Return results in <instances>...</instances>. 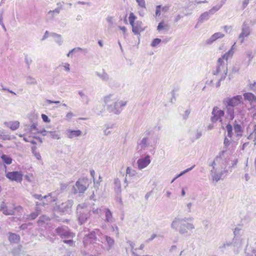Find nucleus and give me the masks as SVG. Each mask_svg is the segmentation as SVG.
<instances>
[{"instance_id":"38","label":"nucleus","mask_w":256,"mask_h":256,"mask_svg":"<svg viewBox=\"0 0 256 256\" xmlns=\"http://www.w3.org/2000/svg\"><path fill=\"white\" fill-rule=\"evenodd\" d=\"M64 69L66 70H67V71L70 70V64H65L64 65Z\"/></svg>"},{"instance_id":"25","label":"nucleus","mask_w":256,"mask_h":256,"mask_svg":"<svg viewBox=\"0 0 256 256\" xmlns=\"http://www.w3.org/2000/svg\"><path fill=\"white\" fill-rule=\"evenodd\" d=\"M129 244L131 246L132 250V256H140L137 255V254H136V252L135 251H136V250L134 249V244L132 242H129Z\"/></svg>"},{"instance_id":"28","label":"nucleus","mask_w":256,"mask_h":256,"mask_svg":"<svg viewBox=\"0 0 256 256\" xmlns=\"http://www.w3.org/2000/svg\"><path fill=\"white\" fill-rule=\"evenodd\" d=\"M160 8H161L160 5H158V6H156V13H155L156 16H160Z\"/></svg>"},{"instance_id":"7","label":"nucleus","mask_w":256,"mask_h":256,"mask_svg":"<svg viewBox=\"0 0 256 256\" xmlns=\"http://www.w3.org/2000/svg\"><path fill=\"white\" fill-rule=\"evenodd\" d=\"M0 210L5 215L15 214L14 210L12 209V208L8 207L4 202H2Z\"/></svg>"},{"instance_id":"55","label":"nucleus","mask_w":256,"mask_h":256,"mask_svg":"<svg viewBox=\"0 0 256 256\" xmlns=\"http://www.w3.org/2000/svg\"><path fill=\"white\" fill-rule=\"evenodd\" d=\"M118 106V102H116V103H115L114 106H116H116Z\"/></svg>"},{"instance_id":"8","label":"nucleus","mask_w":256,"mask_h":256,"mask_svg":"<svg viewBox=\"0 0 256 256\" xmlns=\"http://www.w3.org/2000/svg\"><path fill=\"white\" fill-rule=\"evenodd\" d=\"M150 162V159L149 156H146L144 158L138 159L137 161L138 168L142 169L146 168Z\"/></svg>"},{"instance_id":"47","label":"nucleus","mask_w":256,"mask_h":256,"mask_svg":"<svg viewBox=\"0 0 256 256\" xmlns=\"http://www.w3.org/2000/svg\"><path fill=\"white\" fill-rule=\"evenodd\" d=\"M90 173L92 177L94 178V174H95V172H94V170H91L90 172Z\"/></svg>"},{"instance_id":"12","label":"nucleus","mask_w":256,"mask_h":256,"mask_svg":"<svg viewBox=\"0 0 256 256\" xmlns=\"http://www.w3.org/2000/svg\"><path fill=\"white\" fill-rule=\"evenodd\" d=\"M82 136V131L80 130H70L68 129L67 130V136L70 138L78 137Z\"/></svg>"},{"instance_id":"27","label":"nucleus","mask_w":256,"mask_h":256,"mask_svg":"<svg viewBox=\"0 0 256 256\" xmlns=\"http://www.w3.org/2000/svg\"><path fill=\"white\" fill-rule=\"evenodd\" d=\"M249 88L250 90L256 92V82L250 83L248 85Z\"/></svg>"},{"instance_id":"10","label":"nucleus","mask_w":256,"mask_h":256,"mask_svg":"<svg viewBox=\"0 0 256 256\" xmlns=\"http://www.w3.org/2000/svg\"><path fill=\"white\" fill-rule=\"evenodd\" d=\"M234 136L238 138H240L242 136L243 129L240 124H235L234 126Z\"/></svg>"},{"instance_id":"45","label":"nucleus","mask_w":256,"mask_h":256,"mask_svg":"<svg viewBox=\"0 0 256 256\" xmlns=\"http://www.w3.org/2000/svg\"><path fill=\"white\" fill-rule=\"evenodd\" d=\"M48 102L50 104H52V103H54V104H58L60 102L59 101H52V100H48Z\"/></svg>"},{"instance_id":"30","label":"nucleus","mask_w":256,"mask_h":256,"mask_svg":"<svg viewBox=\"0 0 256 256\" xmlns=\"http://www.w3.org/2000/svg\"><path fill=\"white\" fill-rule=\"evenodd\" d=\"M63 242L64 244H66L70 246H74V240H64Z\"/></svg>"},{"instance_id":"58","label":"nucleus","mask_w":256,"mask_h":256,"mask_svg":"<svg viewBox=\"0 0 256 256\" xmlns=\"http://www.w3.org/2000/svg\"><path fill=\"white\" fill-rule=\"evenodd\" d=\"M189 226H190V228H194V227H193V226H192V225H190V224Z\"/></svg>"},{"instance_id":"41","label":"nucleus","mask_w":256,"mask_h":256,"mask_svg":"<svg viewBox=\"0 0 256 256\" xmlns=\"http://www.w3.org/2000/svg\"><path fill=\"white\" fill-rule=\"evenodd\" d=\"M156 236V234H153L152 235L150 238L148 239V241H151L155 238Z\"/></svg>"},{"instance_id":"15","label":"nucleus","mask_w":256,"mask_h":256,"mask_svg":"<svg viewBox=\"0 0 256 256\" xmlns=\"http://www.w3.org/2000/svg\"><path fill=\"white\" fill-rule=\"evenodd\" d=\"M5 125L12 130H16L20 127V123L18 121L10 122H5Z\"/></svg>"},{"instance_id":"5","label":"nucleus","mask_w":256,"mask_h":256,"mask_svg":"<svg viewBox=\"0 0 256 256\" xmlns=\"http://www.w3.org/2000/svg\"><path fill=\"white\" fill-rule=\"evenodd\" d=\"M56 231L62 237H74V234L68 229V227L66 226H58Z\"/></svg>"},{"instance_id":"44","label":"nucleus","mask_w":256,"mask_h":256,"mask_svg":"<svg viewBox=\"0 0 256 256\" xmlns=\"http://www.w3.org/2000/svg\"><path fill=\"white\" fill-rule=\"evenodd\" d=\"M120 29L122 30L124 34H125L126 32V29L125 27H120Z\"/></svg>"},{"instance_id":"59","label":"nucleus","mask_w":256,"mask_h":256,"mask_svg":"<svg viewBox=\"0 0 256 256\" xmlns=\"http://www.w3.org/2000/svg\"><path fill=\"white\" fill-rule=\"evenodd\" d=\"M254 164H255V166L256 168V160H255V162H254Z\"/></svg>"},{"instance_id":"40","label":"nucleus","mask_w":256,"mask_h":256,"mask_svg":"<svg viewBox=\"0 0 256 256\" xmlns=\"http://www.w3.org/2000/svg\"><path fill=\"white\" fill-rule=\"evenodd\" d=\"M229 144H230V141L228 140V139L227 138H225L224 141V144H225V146H228Z\"/></svg>"},{"instance_id":"48","label":"nucleus","mask_w":256,"mask_h":256,"mask_svg":"<svg viewBox=\"0 0 256 256\" xmlns=\"http://www.w3.org/2000/svg\"><path fill=\"white\" fill-rule=\"evenodd\" d=\"M207 1L206 0H202V1H198L197 4H202V3H206Z\"/></svg>"},{"instance_id":"17","label":"nucleus","mask_w":256,"mask_h":256,"mask_svg":"<svg viewBox=\"0 0 256 256\" xmlns=\"http://www.w3.org/2000/svg\"><path fill=\"white\" fill-rule=\"evenodd\" d=\"M12 209L14 210L15 214L16 213L22 214V212L23 210V208L22 206L16 205V204H12Z\"/></svg>"},{"instance_id":"18","label":"nucleus","mask_w":256,"mask_h":256,"mask_svg":"<svg viewBox=\"0 0 256 256\" xmlns=\"http://www.w3.org/2000/svg\"><path fill=\"white\" fill-rule=\"evenodd\" d=\"M2 162L7 164H11L12 162V159L7 154H2Z\"/></svg>"},{"instance_id":"52","label":"nucleus","mask_w":256,"mask_h":256,"mask_svg":"<svg viewBox=\"0 0 256 256\" xmlns=\"http://www.w3.org/2000/svg\"><path fill=\"white\" fill-rule=\"evenodd\" d=\"M125 105H126V103H123V102H122V103H120V106H125Z\"/></svg>"},{"instance_id":"36","label":"nucleus","mask_w":256,"mask_h":256,"mask_svg":"<svg viewBox=\"0 0 256 256\" xmlns=\"http://www.w3.org/2000/svg\"><path fill=\"white\" fill-rule=\"evenodd\" d=\"M132 172V169L131 168H130V167H128L127 169H126V174L130 176Z\"/></svg>"},{"instance_id":"22","label":"nucleus","mask_w":256,"mask_h":256,"mask_svg":"<svg viewBox=\"0 0 256 256\" xmlns=\"http://www.w3.org/2000/svg\"><path fill=\"white\" fill-rule=\"evenodd\" d=\"M39 214L40 213L38 212V211L36 212L31 213L30 214L27 216V219L30 220H34L36 219Z\"/></svg>"},{"instance_id":"32","label":"nucleus","mask_w":256,"mask_h":256,"mask_svg":"<svg viewBox=\"0 0 256 256\" xmlns=\"http://www.w3.org/2000/svg\"><path fill=\"white\" fill-rule=\"evenodd\" d=\"M106 241L108 242V244H110V245H112L113 244H114V240H112V238H111L110 237V236H106Z\"/></svg>"},{"instance_id":"35","label":"nucleus","mask_w":256,"mask_h":256,"mask_svg":"<svg viewBox=\"0 0 256 256\" xmlns=\"http://www.w3.org/2000/svg\"><path fill=\"white\" fill-rule=\"evenodd\" d=\"M147 138H143L142 139V140L141 142V143L144 144V146H146V142H147Z\"/></svg>"},{"instance_id":"54","label":"nucleus","mask_w":256,"mask_h":256,"mask_svg":"<svg viewBox=\"0 0 256 256\" xmlns=\"http://www.w3.org/2000/svg\"><path fill=\"white\" fill-rule=\"evenodd\" d=\"M176 222V221H174L172 224V226H174Z\"/></svg>"},{"instance_id":"37","label":"nucleus","mask_w":256,"mask_h":256,"mask_svg":"<svg viewBox=\"0 0 256 256\" xmlns=\"http://www.w3.org/2000/svg\"><path fill=\"white\" fill-rule=\"evenodd\" d=\"M60 12V9L56 8L53 10H50L48 13H57L58 14Z\"/></svg>"},{"instance_id":"16","label":"nucleus","mask_w":256,"mask_h":256,"mask_svg":"<svg viewBox=\"0 0 256 256\" xmlns=\"http://www.w3.org/2000/svg\"><path fill=\"white\" fill-rule=\"evenodd\" d=\"M248 138L252 140L254 144H256V125L254 126V130L248 136Z\"/></svg>"},{"instance_id":"4","label":"nucleus","mask_w":256,"mask_h":256,"mask_svg":"<svg viewBox=\"0 0 256 256\" xmlns=\"http://www.w3.org/2000/svg\"><path fill=\"white\" fill-rule=\"evenodd\" d=\"M224 101L228 106H236L242 102V96H236L232 98H227Z\"/></svg>"},{"instance_id":"24","label":"nucleus","mask_w":256,"mask_h":256,"mask_svg":"<svg viewBox=\"0 0 256 256\" xmlns=\"http://www.w3.org/2000/svg\"><path fill=\"white\" fill-rule=\"evenodd\" d=\"M250 34V30L248 28L243 29L242 32L240 34V37L247 36Z\"/></svg>"},{"instance_id":"26","label":"nucleus","mask_w":256,"mask_h":256,"mask_svg":"<svg viewBox=\"0 0 256 256\" xmlns=\"http://www.w3.org/2000/svg\"><path fill=\"white\" fill-rule=\"evenodd\" d=\"M160 41H161L160 39L155 38L152 42L151 46H157L158 44H160Z\"/></svg>"},{"instance_id":"6","label":"nucleus","mask_w":256,"mask_h":256,"mask_svg":"<svg viewBox=\"0 0 256 256\" xmlns=\"http://www.w3.org/2000/svg\"><path fill=\"white\" fill-rule=\"evenodd\" d=\"M6 176L11 180L16 181L17 182H22V174L19 172H8L6 174Z\"/></svg>"},{"instance_id":"14","label":"nucleus","mask_w":256,"mask_h":256,"mask_svg":"<svg viewBox=\"0 0 256 256\" xmlns=\"http://www.w3.org/2000/svg\"><path fill=\"white\" fill-rule=\"evenodd\" d=\"M8 240L12 244H18L20 240V236L16 234L10 233Z\"/></svg>"},{"instance_id":"9","label":"nucleus","mask_w":256,"mask_h":256,"mask_svg":"<svg viewBox=\"0 0 256 256\" xmlns=\"http://www.w3.org/2000/svg\"><path fill=\"white\" fill-rule=\"evenodd\" d=\"M243 96L244 100L248 101L250 104L256 103V96L253 93L250 92L244 93Z\"/></svg>"},{"instance_id":"56","label":"nucleus","mask_w":256,"mask_h":256,"mask_svg":"<svg viewBox=\"0 0 256 256\" xmlns=\"http://www.w3.org/2000/svg\"><path fill=\"white\" fill-rule=\"evenodd\" d=\"M184 194H185L184 190H182V195H184Z\"/></svg>"},{"instance_id":"39","label":"nucleus","mask_w":256,"mask_h":256,"mask_svg":"<svg viewBox=\"0 0 256 256\" xmlns=\"http://www.w3.org/2000/svg\"><path fill=\"white\" fill-rule=\"evenodd\" d=\"M230 118L231 119H233L234 118V111L233 109L232 110V112H230Z\"/></svg>"},{"instance_id":"23","label":"nucleus","mask_w":256,"mask_h":256,"mask_svg":"<svg viewBox=\"0 0 256 256\" xmlns=\"http://www.w3.org/2000/svg\"><path fill=\"white\" fill-rule=\"evenodd\" d=\"M106 220L107 221H110L112 218V213L109 209H106L105 211Z\"/></svg>"},{"instance_id":"33","label":"nucleus","mask_w":256,"mask_h":256,"mask_svg":"<svg viewBox=\"0 0 256 256\" xmlns=\"http://www.w3.org/2000/svg\"><path fill=\"white\" fill-rule=\"evenodd\" d=\"M249 2V0H244L242 4V8L244 9L246 7Z\"/></svg>"},{"instance_id":"19","label":"nucleus","mask_w":256,"mask_h":256,"mask_svg":"<svg viewBox=\"0 0 256 256\" xmlns=\"http://www.w3.org/2000/svg\"><path fill=\"white\" fill-rule=\"evenodd\" d=\"M226 129L228 132V136L229 138H232L234 136L232 132V126L231 124H228L226 126Z\"/></svg>"},{"instance_id":"57","label":"nucleus","mask_w":256,"mask_h":256,"mask_svg":"<svg viewBox=\"0 0 256 256\" xmlns=\"http://www.w3.org/2000/svg\"><path fill=\"white\" fill-rule=\"evenodd\" d=\"M71 52H70L68 53V54H67V56H70V53H71Z\"/></svg>"},{"instance_id":"2","label":"nucleus","mask_w":256,"mask_h":256,"mask_svg":"<svg viewBox=\"0 0 256 256\" xmlns=\"http://www.w3.org/2000/svg\"><path fill=\"white\" fill-rule=\"evenodd\" d=\"M212 122H216L218 121L222 122V118L224 116V112L221 110L218 107L215 106L212 110Z\"/></svg>"},{"instance_id":"62","label":"nucleus","mask_w":256,"mask_h":256,"mask_svg":"<svg viewBox=\"0 0 256 256\" xmlns=\"http://www.w3.org/2000/svg\"><path fill=\"white\" fill-rule=\"evenodd\" d=\"M90 256H93V255H90Z\"/></svg>"},{"instance_id":"3","label":"nucleus","mask_w":256,"mask_h":256,"mask_svg":"<svg viewBox=\"0 0 256 256\" xmlns=\"http://www.w3.org/2000/svg\"><path fill=\"white\" fill-rule=\"evenodd\" d=\"M90 182V180L87 178L78 179L76 182V186L79 192L84 193L88 188Z\"/></svg>"},{"instance_id":"46","label":"nucleus","mask_w":256,"mask_h":256,"mask_svg":"<svg viewBox=\"0 0 256 256\" xmlns=\"http://www.w3.org/2000/svg\"><path fill=\"white\" fill-rule=\"evenodd\" d=\"M110 101V96H106L104 98V102H108Z\"/></svg>"},{"instance_id":"21","label":"nucleus","mask_w":256,"mask_h":256,"mask_svg":"<svg viewBox=\"0 0 256 256\" xmlns=\"http://www.w3.org/2000/svg\"><path fill=\"white\" fill-rule=\"evenodd\" d=\"M34 197L35 198L40 200H42L43 198H50V201H52L51 194H48V195L44 196V197L40 194H34Z\"/></svg>"},{"instance_id":"11","label":"nucleus","mask_w":256,"mask_h":256,"mask_svg":"<svg viewBox=\"0 0 256 256\" xmlns=\"http://www.w3.org/2000/svg\"><path fill=\"white\" fill-rule=\"evenodd\" d=\"M232 52L231 50H229L228 52H226L224 54L222 57L218 58V63L219 67L220 66L224 64V60H226V61L228 60L229 56H232Z\"/></svg>"},{"instance_id":"50","label":"nucleus","mask_w":256,"mask_h":256,"mask_svg":"<svg viewBox=\"0 0 256 256\" xmlns=\"http://www.w3.org/2000/svg\"><path fill=\"white\" fill-rule=\"evenodd\" d=\"M98 44L100 46H102L103 44H102V40H99L98 41Z\"/></svg>"},{"instance_id":"1","label":"nucleus","mask_w":256,"mask_h":256,"mask_svg":"<svg viewBox=\"0 0 256 256\" xmlns=\"http://www.w3.org/2000/svg\"><path fill=\"white\" fill-rule=\"evenodd\" d=\"M136 19L137 17L134 13L130 14L128 20L130 24L132 26V32L134 34L138 35L146 29V28L140 20H137L136 22H134Z\"/></svg>"},{"instance_id":"43","label":"nucleus","mask_w":256,"mask_h":256,"mask_svg":"<svg viewBox=\"0 0 256 256\" xmlns=\"http://www.w3.org/2000/svg\"><path fill=\"white\" fill-rule=\"evenodd\" d=\"M168 9H169V7H168V6H164V7H163V8H162V10L163 11H164V12L167 11Z\"/></svg>"},{"instance_id":"61","label":"nucleus","mask_w":256,"mask_h":256,"mask_svg":"<svg viewBox=\"0 0 256 256\" xmlns=\"http://www.w3.org/2000/svg\"><path fill=\"white\" fill-rule=\"evenodd\" d=\"M80 119L84 120L85 118H81Z\"/></svg>"},{"instance_id":"13","label":"nucleus","mask_w":256,"mask_h":256,"mask_svg":"<svg viewBox=\"0 0 256 256\" xmlns=\"http://www.w3.org/2000/svg\"><path fill=\"white\" fill-rule=\"evenodd\" d=\"M224 36V34L222 32H216L211 36V37L207 41L208 44H212V42H214L216 40L222 38Z\"/></svg>"},{"instance_id":"53","label":"nucleus","mask_w":256,"mask_h":256,"mask_svg":"<svg viewBox=\"0 0 256 256\" xmlns=\"http://www.w3.org/2000/svg\"><path fill=\"white\" fill-rule=\"evenodd\" d=\"M193 167H194V166H192V168H193ZM192 168H190L187 169L186 170H185V172H188V170H191V169H192Z\"/></svg>"},{"instance_id":"31","label":"nucleus","mask_w":256,"mask_h":256,"mask_svg":"<svg viewBox=\"0 0 256 256\" xmlns=\"http://www.w3.org/2000/svg\"><path fill=\"white\" fill-rule=\"evenodd\" d=\"M42 118L44 122H50V119L48 118V116H47L45 115V114H42Z\"/></svg>"},{"instance_id":"20","label":"nucleus","mask_w":256,"mask_h":256,"mask_svg":"<svg viewBox=\"0 0 256 256\" xmlns=\"http://www.w3.org/2000/svg\"><path fill=\"white\" fill-rule=\"evenodd\" d=\"M168 25L167 24L164 23V21L160 22L158 25V26L157 29L158 30H168Z\"/></svg>"},{"instance_id":"34","label":"nucleus","mask_w":256,"mask_h":256,"mask_svg":"<svg viewBox=\"0 0 256 256\" xmlns=\"http://www.w3.org/2000/svg\"><path fill=\"white\" fill-rule=\"evenodd\" d=\"M73 114L72 112H68L67 113L66 117L68 119L70 120L72 118Z\"/></svg>"},{"instance_id":"51","label":"nucleus","mask_w":256,"mask_h":256,"mask_svg":"<svg viewBox=\"0 0 256 256\" xmlns=\"http://www.w3.org/2000/svg\"><path fill=\"white\" fill-rule=\"evenodd\" d=\"M112 20V18L110 17L108 18V20L110 22H111Z\"/></svg>"},{"instance_id":"49","label":"nucleus","mask_w":256,"mask_h":256,"mask_svg":"<svg viewBox=\"0 0 256 256\" xmlns=\"http://www.w3.org/2000/svg\"><path fill=\"white\" fill-rule=\"evenodd\" d=\"M144 244H142L140 246V247H139V249L142 250V249L144 248Z\"/></svg>"},{"instance_id":"29","label":"nucleus","mask_w":256,"mask_h":256,"mask_svg":"<svg viewBox=\"0 0 256 256\" xmlns=\"http://www.w3.org/2000/svg\"><path fill=\"white\" fill-rule=\"evenodd\" d=\"M137 3L139 6H141V8H145L146 6V2L145 0H136Z\"/></svg>"},{"instance_id":"60","label":"nucleus","mask_w":256,"mask_h":256,"mask_svg":"<svg viewBox=\"0 0 256 256\" xmlns=\"http://www.w3.org/2000/svg\"><path fill=\"white\" fill-rule=\"evenodd\" d=\"M24 140H25L26 142H27V140H26V138H24Z\"/></svg>"},{"instance_id":"42","label":"nucleus","mask_w":256,"mask_h":256,"mask_svg":"<svg viewBox=\"0 0 256 256\" xmlns=\"http://www.w3.org/2000/svg\"><path fill=\"white\" fill-rule=\"evenodd\" d=\"M208 15V13H206H206H204V14H202V16H200V18L202 19L204 18H207Z\"/></svg>"}]
</instances>
